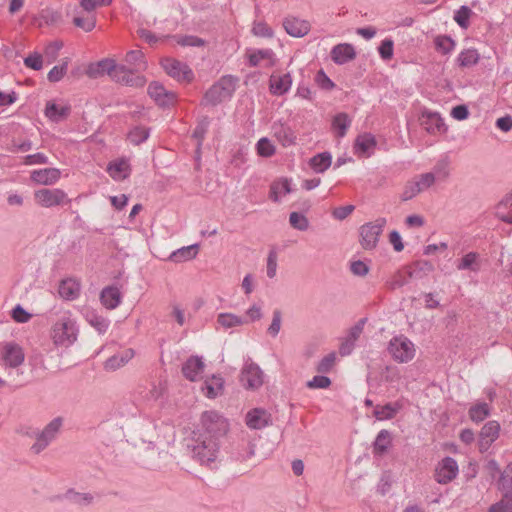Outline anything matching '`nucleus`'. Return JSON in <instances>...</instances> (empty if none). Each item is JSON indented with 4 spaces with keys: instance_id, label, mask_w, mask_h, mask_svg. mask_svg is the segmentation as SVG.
I'll list each match as a JSON object with an SVG mask.
<instances>
[{
    "instance_id": "3",
    "label": "nucleus",
    "mask_w": 512,
    "mask_h": 512,
    "mask_svg": "<svg viewBox=\"0 0 512 512\" xmlns=\"http://www.w3.org/2000/svg\"><path fill=\"white\" fill-rule=\"evenodd\" d=\"M63 423L64 418L58 416L52 419L42 430L28 428L25 435L35 439V443L30 448L31 451L34 454H40L44 451L57 438Z\"/></svg>"
},
{
    "instance_id": "27",
    "label": "nucleus",
    "mask_w": 512,
    "mask_h": 512,
    "mask_svg": "<svg viewBox=\"0 0 512 512\" xmlns=\"http://www.w3.org/2000/svg\"><path fill=\"white\" fill-rule=\"evenodd\" d=\"M121 292L115 286H108L103 288L100 293V301L107 309H115L121 303Z\"/></svg>"
},
{
    "instance_id": "36",
    "label": "nucleus",
    "mask_w": 512,
    "mask_h": 512,
    "mask_svg": "<svg viewBox=\"0 0 512 512\" xmlns=\"http://www.w3.org/2000/svg\"><path fill=\"white\" fill-rule=\"evenodd\" d=\"M64 498L78 506H88L93 503L94 497L91 493H80L74 489H69L64 494Z\"/></svg>"
},
{
    "instance_id": "47",
    "label": "nucleus",
    "mask_w": 512,
    "mask_h": 512,
    "mask_svg": "<svg viewBox=\"0 0 512 512\" xmlns=\"http://www.w3.org/2000/svg\"><path fill=\"white\" fill-rule=\"evenodd\" d=\"M291 192V186L288 179L273 183L270 188V198L274 202H279V193L288 194Z\"/></svg>"
},
{
    "instance_id": "48",
    "label": "nucleus",
    "mask_w": 512,
    "mask_h": 512,
    "mask_svg": "<svg viewBox=\"0 0 512 512\" xmlns=\"http://www.w3.org/2000/svg\"><path fill=\"white\" fill-rule=\"evenodd\" d=\"M217 322L224 328L240 326L244 323L243 319L232 313H221L218 315Z\"/></svg>"
},
{
    "instance_id": "16",
    "label": "nucleus",
    "mask_w": 512,
    "mask_h": 512,
    "mask_svg": "<svg viewBox=\"0 0 512 512\" xmlns=\"http://www.w3.org/2000/svg\"><path fill=\"white\" fill-rule=\"evenodd\" d=\"M245 422L250 429L260 430L271 424V415L262 408H254L246 414Z\"/></svg>"
},
{
    "instance_id": "33",
    "label": "nucleus",
    "mask_w": 512,
    "mask_h": 512,
    "mask_svg": "<svg viewBox=\"0 0 512 512\" xmlns=\"http://www.w3.org/2000/svg\"><path fill=\"white\" fill-rule=\"evenodd\" d=\"M391 443V433L386 429L380 430L373 443L374 454L383 455L387 452L388 448L391 446Z\"/></svg>"
},
{
    "instance_id": "1",
    "label": "nucleus",
    "mask_w": 512,
    "mask_h": 512,
    "mask_svg": "<svg viewBox=\"0 0 512 512\" xmlns=\"http://www.w3.org/2000/svg\"><path fill=\"white\" fill-rule=\"evenodd\" d=\"M222 443L193 432V437L187 444V449L193 459L201 465H210L218 458Z\"/></svg>"
},
{
    "instance_id": "34",
    "label": "nucleus",
    "mask_w": 512,
    "mask_h": 512,
    "mask_svg": "<svg viewBox=\"0 0 512 512\" xmlns=\"http://www.w3.org/2000/svg\"><path fill=\"white\" fill-rule=\"evenodd\" d=\"M491 414L490 406L485 402H480L472 405L469 408L468 415L471 421L480 423Z\"/></svg>"
},
{
    "instance_id": "42",
    "label": "nucleus",
    "mask_w": 512,
    "mask_h": 512,
    "mask_svg": "<svg viewBox=\"0 0 512 512\" xmlns=\"http://www.w3.org/2000/svg\"><path fill=\"white\" fill-rule=\"evenodd\" d=\"M275 136L284 147H288L295 144V133L288 126H280L279 129L275 131Z\"/></svg>"
},
{
    "instance_id": "61",
    "label": "nucleus",
    "mask_w": 512,
    "mask_h": 512,
    "mask_svg": "<svg viewBox=\"0 0 512 512\" xmlns=\"http://www.w3.org/2000/svg\"><path fill=\"white\" fill-rule=\"evenodd\" d=\"M331 385V380L325 375H316L307 382V387L310 389H325Z\"/></svg>"
},
{
    "instance_id": "15",
    "label": "nucleus",
    "mask_w": 512,
    "mask_h": 512,
    "mask_svg": "<svg viewBox=\"0 0 512 512\" xmlns=\"http://www.w3.org/2000/svg\"><path fill=\"white\" fill-rule=\"evenodd\" d=\"M147 92L156 104L162 107L169 106L176 97L173 92L166 90L165 87L157 81H153L149 84Z\"/></svg>"
},
{
    "instance_id": "29",
    "label": "nucleus",
    "mask_w": 512,
    "mask_h": 512,
    "mask_svg": "<svg viewBox=\"0 0 512 512\" xmlns=\"http://www.w3.org/2000/svg\"><path fill=\"white\" fill-rule=\"evenodd\" d=\"M498 490L504 498H512V462H510L500 473L498 479Z\"/></svg>"
},
{
    "instance_id": "19",
    "label": "nucleus",
    "mask_w": 512,
    "mask_h": 512,
    "mask_svg": "<svg viewBox=\"0 0 512 512\" xmlns=\"http://www.w3.org/2000/svg\"><path fill=\"white\" fill-rule=\"evenodd\" d=\"M421 126L430 134L441 132L445 126L439 113L424 110L420 117Z\"/></svg>"
},
{
    "instance_id": "25",
    "label": "nucleus",
    "mask_w": 512,
    "mask_h": 512,
    "mask_svg": "<svg viewBox=\"0 0 512 512\" xmlns=\"http://www.w3.org/2000/svg\"><path fill=\"white\" fill-rule=\"evenodd\" d=\"M134 354V350L128 348L109 357L104 363L105 370L115 371L123 367L134 357Z\"/></svg>"
},
{
    "instance_id": "40",
    "label": "nucleus",
    "mask_w": 512,
    "mask_h": 512,
    "mask_svg": "<svg viewBox=\"0 0 512 512\" xmlns=\"http://www.w3.org/2000/svg\"><path fill=\"white\" fill-rule=\"evenodd\" d=\"M377 142L375 137L370 133L359 135L355 140V149L364 154L368 153L376 146Z\"/></svg>"
},
{
    "instance_id": "26",
    "label": "nucleus",
    "mask_w": 512,
    "mask_h": 512,
    "mask_svg": "<svg viewBox=\"0 0 512 512\" xmlns=\"http://www.w3.org/2000/svg\"><path fill=\"white\" fill-rule=\"evenodd\" d=\"M292 85V77L290 73H285L281 76L271 75L269 80L270 92L274 95L280 96L288 92Z\"/></svg>"
},
{
    "instance_id": "37",
    "label": "nucleus",
    "mask_w": 512,
    "mask_h": 512,
    "mask_svg": "<svg viewBox=\"0 0 512 512\" xmlns=\"http://www.w3.org/2000/svg\"><path fill=\"white\" fill-rule=\"evenodd\" d=\"M435 174V181H445L450 176V160L448 156L439 159L431 172Z\"/></svg>"
},
{
    "instance_id": "13",
    "label": "nucleus",
    "mask_w": 512,
    "mask_h": 512,
    "mask_svg": "<svg viewBox=\"0 0 512 512\" xmlns=\"http://www.w3.org/2000/svg\"><path fill=\"white\" fill-rule=\"evenodd\" d=\"M2 359L6 366L17 368L24 362L25 354L17 343L7 342L3 345Z\"/></svg>"
},
{
    "instance_id": "6",
    "label": "nucleus",
    "mask_w": 512,
    "mask_h": 512,
    "mask_svg": "<svg viewBox=\"0 0 512 512\" xmlns=\"http://www.w3.org/2000/svg\"><path fill=\"white\" fill-rule=\"evenodd\" d=\"M388 352L398 363H407L415 356V346L404 335L393 337L388 344Z\"/></svg>"
},
{
    "instance_id": "64",
    "label": "nucleus",
    "mask_w": 512,
    "mask_h": 512,
    "mask_svg": "<svg viewBox=\"0 0 512 512\" xmlns=\"http://www.w3.org/2000/svg\"><path fill=\"white\" fill-rule=\"evenodd\" d=\"M24 64L26 67L38 71L43 66L42 55L38 52L31 53L26 58H24Z\"/></svg>"
},
{
    "instance_id": "31",
    "label": "nucleus",
    "mask_w": 512,
    "mask_h": 512,
    "mask_svg": "<svg viewBox=\"0 0 512 512\" xmlns=\"http://www.w3.org/2000/svg\"><path fill=\"white\" fill-rule=\"evenodd\" d=\"M199 251L198 244H192L172 252L169 259L175 263H181L194 259Z\"/></svg>"
},
{
    "instance_id": "12",
    "label": "nucleus",
    "mask_w": 512,
    "mask_h": 512,
    "mask_svg": "<svg viewBox=\"0 0 512 512\" xmlns=\"http://www.w3.org/2000/svg\"><path fill=\"white\" fill-rule=\"evenodd\" d=\"M240 382L247 389H257L263 384V372L253 363H246L240 374Z\"/></svg>"
},
{
    "instance_id": "45",
    "label": "nucleus",
    "mask_w": 512,
    "mask_h": 512,
    "mask_svg": "<svg viewBox=\"0 0 512 512\" xmlns=\"http://www.w3.org/2000/svg\"><path fill=\"white\" fill-rule=\"evenodd\" d=\"M125 62L134 67L136 70L145 69L146 62L144 54L140 50H131L125 56Z\"/></svg>"
},
{
    "instance_id": "54",
    "label": "nucleus",
    "mask_w": 512,
    "mask_h": 512,
    "mask_svg": "<svg viewBox=\"0 0 512 512\" xmlns=\"http://www.w3.org/2000/svg\"><path fill=\"white\" fill-rule=\"evenodd\" d=\"M471 14L472 10L468 6L463 5L455 13L454 20L461 28H467Z\"/></svg>"
},
{
    "instance_id": "10",
    "label": "nucleus",
    "mask_w": 512,
    "mask_h": 512,
    "mask_svg": "<svg viewBox=\"0 0 512 512\" xmlns=\"http://www.w3.org/2000/svg\"><path fill=\"white\" fill-rule=\"evenodd\" d=\"M500 424L496 420H490L481 428L478 438V449L480 453H485L491 445L498 439L500 434Z\"/></svg>"
},
{
    "instance_id": "18",
    "label": "nucleus",
    "mask_w": 512,
    "mask_h": 512,
    "mask_svg": "<svg viewBox=\"0 0 512 512\" xmlns=\"http://www.w3.org/2000/svg\"><path fill=\"white\" fill-rule=\"evenodd\" d=\"M330 56L334 63L342 65L353 60L356 57V52L352 44L341 43L332 48Z\"/></svg>"
},
{
    "instance_id": "39",
    "label": "nucleus",
    "mask_w": 512,
    "mask_h": 512,
    "mask_svg": "<svg viewBox=\"0 0 512 512\" xmlns=\"http://www.w3.org/2000/svg\"><path fill=\"white\" fill-rule=\"evenodd\" d=\"M150 135V129L143 126L133 127L127 134V139L133 145L144 143Z\"/></svg>"
},
{
    "instance_id": "41",
    "label": "nucleus",
    "mask_w": 512,
    "mask_h": 512,
    "mask_svg": "<svg viewBox=\"0 0 512 512\" xmlns=\"http://www.w3.org/2000/svg\"><path fill=\"white\" fill-rule=\"evenodd\" d=\"M171 37L182 47H203L206 45L204 39L195 35H173Z\"/></svg>"
},
{
    "instance_id": "23",
    "label": "nucleus",
    "mask_w": 512,
    "mask_h": 512,
    "mask_svg": "<svg viewBox=\"0 0 512 512\" xmlns=\"http://www.w3.org/2000/svg\"><path fill=\"white\" fill-rule=\"evenodd\" d=\"M107 172L114 180H123L129 177L131 166L128 159L120 158L108 164Z\"/></svg>"
},
{
    "instance_id": "53",
    "label": "nucleus",
    "mask_w": 512,
    "mask_h": 512,
    "mask_svg": "<svg viewBox=\"0 0 512 512\" xmlns=\"http://www.w3.org/2000/svg\"><path fill=\"white\" fill-rule=\"evenodd\" d=\"M256 148L257 153L262 157H271L275 154V146L266 137L261 138L257 142Z\"/></svg>"
},
{
    "instance_id": "49",
    "label": "nucleus",
    "mask_w": 512,
    "mask_h": 512,
    "mask_svg": "<svg viewBox=\"0 0 512 512\" xmlns=\"http://www.w3.org/2000/svg\"><path fill=\"white\" fill-rule=\"evenodd\" d=\"M350 123L351 121L346 113H338L332 121L333 127L338 130L339 137H343L346 134Z\"/></svg>"
},
{
    "instance_id": "11",
    "label": "nucleus",
    "mask_w": 512,
    "mask_h": 512,
    "mask_svg": "<svg viewBox=\"0 0 512 512\" xmlns=\"http://www.w3.org/2000/svg\"><path fill=\"white\" fill-rule=\"evenodd\" d=\"M164 71L172 78L180 80L191 81L193 79V72L189 66L173 58H165L161 61Z\"/></svg>"
},
{
    "instance_id": "58",
    "label": "nucleus",
    "mask_w": 512,
    "mask_h": 512,
    "mask_svg": "<svg viewBox=\"0 0 512 512\" xmlns=\"http://www.w3.org/2000/svg\"><path fill=\"white\" fill-rule=\"evenodd\" d=\"M281 323H282V313L279 309H275L273 311L272 322L267 329V333L271 337H276L280 332Z\"/></svg>"
},
{
    "instance_id": "2",
    "label": "nucleus",
    "mask_w": 512,
    "mask_h": 512,
    "mask_svg": "<svg viewBox=\"0 0 512 512\" xmlns=\"http://www.w3.org/2000/svg\"><path fill=\"white\" fill-rule=\"evenodd\" d=\"M228 431L227 419L217 411L211 410L202 413L200 425L194 432L222 443Z\"/></svg>"
},
{
    "instance_id": "56",
    "label": "nucleus",
    "mask_w": 512,
    "mask_h": 512,
    "mask_svg": "<svg viewBox=\"0 0 512 512\" xmlns=\"http://www.w3.org/2000/svg\"><path fill=\"white\" fill-rule=\"evenodd\" d=\"M335 361H336V353L335 352H331V353L327 354L325 357H323L319 361V363L316 367L317 372H319V373L330 372L335 364Z\"/></svg>"
},
{
    "instance_id": "62",
    "label": "nucleus",
    "mask_w": 512,
    "mask_h": 512,
    "mask_svg": "<svg viewBox=\"0 0 512 512\" xmlns=\"http://www.w3.org/2000/svg\"><path fill=\"white\" fill-rule=\"evenodd\" d=\"M394 42L392 39H384L379 48L378 52L383 60H390L393 57Z\"/></svg>"
},
{
    "instance_id": "38",
    "label": "nucleus",
    "mask_w": 512,
    "mask_h": 512,
    "mask_svg": "<svg viewBox=\"0 0 512 512\" xmlns=\"http://www.w3.org/2000/svg\"><path fill=\"white\" fill-rule=\"evenodd\" d=\"M86 320L100 334H104L110 326V321L107 318L95 312L88 313Z\"/></svg>"
},
{
    "instance_id": "55",
    "label": "nucleus",
    "mask_w": 512,
    "mask_h": 512,
    "mask_svg": "<svg viewBox=\"0 0 512 512\" xmlns=\"http://www.w3.org/2000/svg\"><path fill=\"white\" fill-rule=\"evenodd\" d=\"M62 47V41H53L46 45L44 55L48 59L49 63H52L57 59L59 51L62 49Z\"/></svg>"
},
{
    "instance_id": "50",
    "label": "nucleus",
    "mask_w": 512,
    "mask_h": 512,
    "mask_svg": "<svg viewBox=\"0 0 512 512\" xmlns=\"http://www.w3.org/2000/svg\"><path fill=\"white\" fill-rule=\"evenodd\" d=\"M290 225L299 231H306L309 228L307 217L299 212H291L289 215Z\"/></svg>"
},
{
    "instance_id": "59",
    "label": "nucleus",
    "mask_w": 512,
    "mask_h": 512,
    "mask_svg": "<svg viewBox=\"0 0 512 512\" xmlns=\"http://www.w3.org/2000/svg\"><path fill=\"white\" fill-rule=\"evenodd\" d=\"M478 254L475 252H469L461 258L460 263L457 265L458 270H472L476 271L478 268L474 267L477 260Z\"/></svg>"
},
{
    "instance_id": "30",
    "label": "nucleus",
    "mask_w": 512,
    "mask_h": 512,
    "mask_svg": "<svg viewBox=\"0 0 512 512\" xmlns=\"http://www.w3.org/2000/svg\"><path fill=\"white\" fill-rule=\"evenodd\" d=\"M402 404L399 401L394 403H387L383 406H376L374 409V416L378 420H390L402 409Z\"/></svg>"
},
{
    "instance_id": "22",
    "label": "nucleus",
    "mask_w": 512,
    "mask_h": 512,
    "mask_svg": "<svg viewBox=\"0 0 512 512\" xmlns=\"http://www.w3.org/2000/svg\"><path fill=\"white\" fill-rule=\"evenodd\" d=\"M202 391L207 398L214 399L222 395L224 391V379L220 375L208 377L202 386Z\"/></svg>"
},
{
    "instance_id": "8",
    "label": "nucleus",
    "mask_w": 512,
    "mask_h": 512,
    "mask_svg": "<svg viewBox=\"0 0 512 512\" xmlns=\"http://www.w3.org/2000/svg\"><path fill=\"white\" fill-rule=\"evenodd\" d=\"M34 197L36 202L45 208H50L53 206H58L63 204L64 202L69 203L70 200L67 199V194L58 188L48 189L43 188L35 191Z\"/></svg>"
},
{
    "instance_id": "43",
    "label": "nucleus",
    "mask_w": 512,
    "mask_h": 512,
    "mask_svg": "<svg viewBox=\"0 0 512 512\" xmlns=\"http://www.w3.org/2000/svg\"><path fill=\"white\" fill-rule=\"evenodd\" d=\"M480 55L476 49H466L462 51L458 58V64L461 67H470L478 63Z\"/></svg>"
},
{
    "instance_id": "21",
    "label": "nucleus",
    "mask_w": 512,
    "mask_h": 512,
    "mask_svg": "<svg viewBox=\"0 0 512 512\" xmlns=\"http://www.w3.org/2000/svg\"><path fill=\"white\" fill-rule=\"evenodd\" d=\"M116 65L117 64H116L115 60L110 59V58H105L96 63H91L88 66L86 73L90 78H97V77L105 75V74H107L111 77L115 70Z\"/></svg>"
},
{
    "instance_id": "60",
    "label": "nucleus",
    "mask_w": 512,
    "mask_h": 512,
    "mask_svg": "<svg viewBox=\"0 0 512 512\" xmlns=\"http://www.w3.org/2000/svg\"><path fill=\"white\" fill-rule=\"evenodd\" d=\"M315 82L321 89L326 91H330L335 87L334 82L326 75L322 69L316 73Z\"/></svg>"
},
{
    "instance_id": "7",
    "label": "nucleus",
    "mask_w": 512,
    "mask_h": 512,
    "mask_svg": "<svg viewBox=\"0 0 512 512\" xmlns=\"http://www.w3.org/2000/svg\"><path fill=\"white\" fill-rule=\"evenodd\" d=\"M386 223L385 218H378L375 222H369L360 227V244L365 250H372L377 246Z\"/></svg>"
},
{
    "instance_id": "4",
    "label": "nucleus",
    "mask_w": 512,
    "mask_h": 512,
    "mask_svg": "<svg viewBox=\"0 0 512 512\" xmlns=\"http://www.w3.org/2000/svg\"><path fill=\"white\" fill-rule=\"evenodd\" d=\"M78 333L76 321L69 315H62L52 326L51 338L56 346L67 348L77 340Z\"/></svg>"
},
{
    "instance_id": "44",
    "label": "nucleus",
    "mask_w": 512,
    "mask_h": 512,
    "mask_svg": "<svg viewBox=\"0 0 512 512\" xmlns=\"http://www.w3.org/2000/svg\"><path fill=\"white\" fill-rule=\"evenodd\" d=\"M209 124H210V119L207 116H205L201 120L198 121V123L193 131L192 137L198 141L197 150L200 149V147L203 143V140H204L205 135L209 128Z\"/></svg>"
},
{
    "instance_id": "46",
    "label": "nucleus",
    "mask_w": 512,
    "mask_h": 512,
    "mask_svg": "<svg viewBox=\"0 0 512 512\" xmlns=\"http://www.w3.org/2000/svg\"><path fill=\"white\" fill-rule=\"evenodd\" d=\"M436 50L444 55L450 53L455 47V41L447 35H439L435 38Z\"/></svg>"
},
{
    "instance_id": "5",
    "label": "nucleus",
    "mask_w": 512,
    "mask_h": 512,
    "mask_svg": "<svg viewBox=\"0 0 512 512\" xmlns=\"http://www.w3.org/2000/svg\"><path fill=\"white\" fill-rule=\"evenodd\" d=\"M237 79L231 75H225L215 82L204 94L202 104L216 106L232 97L236 89Z\"/></svg>"
},
{
    "instance_id": "28",
    "label": "nucleus",
    "mask_w": 512,
    "mask_h": 512,
    "mask_svg": "<svg viewBox=\"0 0 512 512\" xmlns=\"http://www.w3.org/2000/svg\"><path fill=\"white\" fill-rule=\"evenodd\" d=\"M59 295L65 300H74L80 294V284L73 279L62 280L58 289Z\"/></svg>"
},
{
    "instance_id": "57",
    "label": "nucleus",
    "mask_w": 512,
    "mask_h": 512,
    "mask_svg": "<svg viewBox=\"0 0 512 512\" xmlns=\"http://www.w3.org/2000/svg\"><path fill=\"white\" fill-rule=\"evenodd\" d=\"M410 277L408 275V270L405 272L398 271L393 275L388 285L392 290L398 289L406 285L409 281Z\"/></svg>"
},
{
    "instance_id": "20",
    "label": "nucleus",
    "mask_w": 512,
    "mask_h": 512,
    "mask_svg": "<svg viewBox=\"0 0 512 512\" xmlns=\"http://www.w3.org/2000/svg\"><path fill=\"white\" fill-rule=\"evenodd\" d=\"M61 176V171L58 168H44L34 170L31 173V180L41 185H53Z\"/></svg>"
},
{
    "instance_id": "35",
    "label": "nucleus",
    "mask_w": 512,
    "mask_h": 512,
    "mask_svg": "<svg viewBox=\"0 0 512 512\" xmlns=\"http://www.w3.org/2000/svg\"><path fill=\"white\" fill-rule=\"evenodd\" d=\"M434 270V266L427 260H418L408 267L410 278H422Z\"/></svg>"
},
{
    "instance_id": "24",
    "label": "nucleus",
    "mask_w": 512,
    "mask_h": 512,
    "mask_svg": "<svg viewBox=\"0 0 512 512\" xmlns=\"http://www.w3.org/2000/svg\"><path fill=\"white\" fill-rule=\"evenodd\" d=\"M71 113L70 105H58L54 101L46 103L44 114L52 122L58 123L66 119Z\"/></svg>"
},
{
    "instance_id": "32",
    "label": "nucleus",
    "mask_w": 512,
    "mask_h": 512,
    "mask_svg": "<svg viewBox=\"0 0 512 512\" xmlns=\"http://www.w3.org/2000/svg\"><path fill=\"white\" fill-rule=\"evenodd\" d=\"M332 164V155L330 152L325 151L314 155L309 160V165L316 173L325 172Z\"/></svg>"
},
{
    "instance_id": "63",
    "label": "nucleus",
    "mask_w": 512,
    "mask_h": 512,
    "mask_svg": "<svg viewBox=\"0 0 512 512\" xmlns=\"http://www.w3.org/2000/svg\"><path fill=\"white\" fill-rule=\"evenodd\" d=\"M488 512H512V498H504L494 504H492Z\"/></svg>"
},
{
    "instance_id": "9",
    "label": "nucleus",
    "mask_w": 512,
    "mask_h": 512,
    "mask_svg": "<svg viewBox=\"0 0 512 512\" xmlns=\"http://www.w3.org/2000/svg\"><path fill=\"white\" fill-rule=\"evenodd\" d=\"M458 471L457 461L450 456H446L438 463L434 477L439 484H447L457 477Z\"/></svg>"
},
{
    "instance_id": "14",
    "label": "nucleus",
    "mask_w": 512,
    "mask_h": 512,
    "mask_svg": "<svg viewBox=\"0 0 512 512\" xmlns=\"http://www.w3.org/2000/svg\"><path fill=\"white\" fill-rule=\"evenodd\" d=\"M204 369L205 363L202 357L192 355L183 363L181 371L187 380L195 382L201 378Z\"/></svg>"
},
{
    "instance_id": "52",
    "label": "nucleus",
    "mask_w": 512,
    "mask_h": 512,
    "mask_svg": "<svg viewBox=\"0 0 512 512\" xmlns=\"http://www.w3.org/2000/svg\"><path fill=\"white\" fill-rule=\"evenodd\" d=\"M136 69L130 68L128 75L124 78L122 84L130 87H143L146 83V79L143 75L137 74Z\"/></svg>"
},
{
    "instance_id": "51",
    "label": "nucleus",
    "mask_w": 512,
    "mask_h": 512,
    "mask_svg": "<svg viewBox=\"0 0 512 512\" xmlns=\"http://www.w3.org/2000/svg\"><path fill=\"white\" fill-rule=\"evenodd\" d=\"M67 69L68 59L66 58L65 61L62 62V64L54 66L48 72L47 79L52 83L59 82L67 73Z\"/></svg>"
},
{
    "instance_id": "17",
    "label": "nucleus",
    "mask_w": 512,
    "mask_h": 512,
    "mask_svg": "<svg viewBox=\"0 0 512 512\" xmlns=\"http://www.w3.org/2000/svg\"><path fill=\"white\" fill-rule=\"evenodd\" d=\"M285 31L292 37H303L310 31V23L297 17L288 16L283 21Z\"/></svg>"
}]
</instances>
